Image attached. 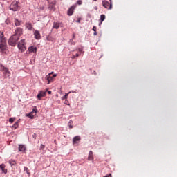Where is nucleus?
<instances>
[{
	"mask_svg": "<svg viewBox=\"0 0 177 177\" xmlns=\"http://www.w3.org/2000/svg\"><path fill=\"white\" fill-rule=\"evenodd\" d=\"M17 41H19V36L14 35L10 37L8 44L9 45H11V46H16V43Z\"/></svg>",
	"mask_w": 177,
	"mask_h": 177,
	"instance_id": "f257e3e1",
	"label": "nucleus"
},
{
	"mask_svg": "<svg viewBox=\"0 0 177 177\" xmlns=\"http://www.w3.org/2000/svg\"><path fill=\"white\" fill-rule=\"evenodd\" d=\"M10 10L12 12H17L20 9V6H19V1H13L10 6Z\"/></svg>",
	"mask_w": 177,
	"mask_h": 177,
	"instance_id": "f03ea898",
	"label": "nucleus"
},
{
	"mask_svg": "<svg viewBox=\"0 0 177 177\" xmlns=\"http://www.w3.org/2000/svg\"><path fill=\"white\" fill-rule=\"evenodd\" d=\"M18 48L21 52H24V50H26V48L24 39L21 40L20 42L18 43Z\"/></svg>",
	"mask_w": 177,
	"mask_h": 177,
	"instance_id": "7ed1b4c3",
	"label": "nucleus"
},
{
	"mask_svg": "<svg viewBox=\"0 0 177 177\" xmlns=\"http://www.w3.org/2000/svg\"><path fill=\"white\" fill-rule=\"evenodd\" d=\"M1 70L3 71L4 77L5 78L9 77V76L10 75V71H9V69H8V68H6L5 66H2Z\"/></svg>",
	"mask_w": 177,
	"mask_h": 177,
	"instance_id": "20e7f679",
	"label": "nucleus"
},
{
	"mask_svg": "<svg viewBox=\"0 0 177 177\" xmlns=\"http://www.w3.org/2000/svg\"><path fill=\"white\" fill-rule=\"evenodd\" d=\"M75 10V6L73 5L72 6H71L67 12L68 16H73V14L74 13Z\"/></svg>",
	"mask_w": 177,
	"mask_h": 177,
	"instance_id": "39448f33",
	"label": "nucleus"
},
{
	"mask_svg": "<svg viewBox=\"0 0 177 177\" xmlns=\"http://www.w3.org/2000/svg\"><path fill=\"white\" fill-rule=\"evenodd\" d=\"M102 5L105 8V9H108L109 10H111V8H110V3H109V1H102Z\"/></svg>",
	"mask_w": 177,
	"mask_h": 177,
	"instance_id": "423d86ee",
	"label": "nucleus"
},
{
	"mask_svg": "<svg viewBox=\"0 0 177 177\" xmlns=\"http://www.w3.org/2000/svg\"><path fill=\"white\" fill-rule=\"evenodd\" d=\"M46 96V91H40L39 93L37 95V99L39 100H41L42 97H45Z\"/></svg>",
	"mask_w": 177,
	"mask_h": 177,
	"instance_id": "0eeeda50",
	"label": "nucleus"
},
{
	"mask_svg": "<svg viewBox=\"0 0 177 177\" xmlns=\"http://www.w3.org/2000/svg\"><path fill=\"white\" fill-rule=\"evenodd\" d=\"M23 34V29H21V28H17L15 30V35H17V37H20V35H21Z\"/></svg>",
	"mask_w": 177,
	"mask_h": 177,
	"instance_id": "6e6552de",
	"label": "nucleus"
},
{
	"mask_svg": "<svg viewBox=\"0 0 177 177\" xmlns=\"http://www.w3.org/2000/svg\"><path fill=\"white\" fill-rule=\"evenodd\" d=\"M28 52H29V53H37V47L33 46L29 47Z\"/></svg>",
	"mask_w": 177,
	"mask_h": 177,
	"instance_id": "1a4fd4ad",
	"label": "nucleus"
},
{
	"mask_svg": "<svg viewBox=\"0 0 177 177\" xmlns=\"http://www.w3.org/2000/svg\"><path fill=\"white\" fill-rule=\"evenodd\" d=\"M81 140V136H76L73 138V145H76V143H78Z\"/></svg>",
	"mask_w": 177,
	"mask_h": 177,
	"instance_id": "9d476101",
	"label": "nucleus"
},
{
	"mask_svg": "<svg viewBox=\"0 0 177 177\" xmlns=\"http://www.w3.org/2000/svg\"><path fill=\"white\" fill-rule=\"evenodd\" d=\"M34 35H35V39H41V33H39V31L35 30Z\"/></svg>",
	"mask_w": 177,
	"mask_h": 177,
	"instance_id": "9b49d317",
	"label": "nucleus"
},
{
	"mask_svg": "<svg viewBox=\"0 0 177 177\" xmlns=\"http://www.w3.org/2000/svg\"><path fill=\"white\" fill-rule=\"evenodd\" d=\"M25 26L27 28V30H28L29 31H32V30L33 28L32 24H31L30 22L26 23Z\"/></svg>",
	"mask_w": 177,
	"mask_h": 177,
	"instance_id": "f8f14e48",
	"label": "nucleus"
},
{
	"mask_svg": "<svg viewBox=\"0 0 177 177\" xmlns=\"http://www.w3.org/2000/svg\"><path fill=\"white\" fill-rule=\"evenodd\" d=\"M88 161H93V160H94L93 152L92 151H90L88 152Z\"/></svg>",
	"mask_w": 177,
	"mask_h": 177,
	"instance_id": "ddd939ff",
	"label": "nucleus"
},
{
	"mask_svg": "<svg viewBox=\"0 0 177 177\" xmlns=\"http://www.w3.org/2000/svg\"><path fill=\"white\" fill-rule=\"evenodd\" d=\"M60 26H62V23L54 22L53 28H55L56 30H58V28H59V27H60Z\"/></svg>",
	"mask_w": 177,
	"mask_h": 177,
	"instance_id": "4468645a",
	"label": "nucleus"
},
{
	"mask_svg": "<svg viewBox=\"0 0 177 177\" xmlns=\"http://www.w3.org/2000/svg\"><path fill=\"white\" fill-rule=\"evenodd\" d=\"M0 49L2 50V52L6 50V42L0 44Z\"/></svg>",
	"mask_w": 177,
	"mask_h": 177,
	"instance_id": "2eb2a0df",
	"label": "nucleus"
},
{
	"mask_svg": "<svg viewBox=\"0 0 177 177\" xmlns=\"http://www.w3.org/2000/svg\"><path fill=\"white\" fill-rule=\"evenodd\" d=\"M19 151L24 152L26 151V146L24 145H19Z\"/></svg>",
	"mask_w": 177,
	"mask_h": 177,
	"instance_id": "dca6fc26",
	"label": "nucleus"
},
{
	"mask_svg": "<svg viewBox=\"0 0 177 177\" xmlns=\"http://www.w3.org/2000/svg\"><path fill=\"white\" fill-rule=\"evenodd\" d=\"M0 42L1 43L6 42V39H5V37H3V33H1L0 35Z\"/></svg>",
	"mask_w": 177,
	"mask_h": 177,
	"instance_id": "f3484780",
	"label": "nucleus"
},
{
	"mask_svg": "<svg viewBox=\"0 0 177 177\" xmlns=\"http://www.w3.org/2000/svg\"><path fill=\"white\" fill-rule=\"evenodd\" d=\"M46 80L48 81V84H50L51 81H53V77L49 75H47Z\"/></svg>",
	"mask_w": 177,
	"mask_h": 177,
	"instance_id": "a211bd4d",
	"label": "nucleus"
},
{
	"mask_svg": "<svg viewBox=\"0 0 177 177\" xmlns=\"http://www.w3.org/2000/svg\"><path fill=\"white\" fill-rule=\"evenodd\" d=\"M14 23H15V26H20L21 21H19L18 19L15 18Z\"/></svg>",
	"mask_w": 177,
	"mask_h": 177,
	"instance_id": "6ab92c4d",
	"label": "nucleus"
},
{
	"mask_svg": "<svg viewBox=\"0 0 177 177\" xmlns=\"http://www.w3.org/2000/svg\"><path fill=\"white\" fill-rule=\"evenodd\" d=\"M50 10H55V3H51L48 7Z\"/></svg>",
	"mask_w": 177,
	"mask_h": 177,
	"instance_id": "aec40b11",
	"label": "nucleus"
},
{
	"mask_svg": "<svg viewBox=\"0 0 177 177\" xmlns=\"http://www.w3.org/2000/svg\"><path fill=\"white\" fill-rule=\"evenodd\" d=\"M24 171H26V174L30 176L31 175V173H30V170H28V168L27 167H24Z\"/></svg>",
	"mask_w": 177,
	"mask_h": 177,
	"instance_id": "412c9836",
	"label": "nucleus"
},
{
	"mask_svg": "<svg viewBox=\"0 0 177 177\" xmlns=\"http://www.w3.org/2000/svg\"><path fill=\"white\" fill-rule=\"evenodd\" d=\"M69 93H71V91H69L68 93H66L64 96H62V100H66V99H67V97L68 96Z\"/></svg>",
	"mask_w": 177,
	"mask_h": 177,
	"instance_id": "4be33fe9",
	"label": "nucleus"
},
{
	"mask_svg": "<svg viewBox=\"0 0 177 177\" xmlns=\"http://www.w3.org/2000/svg\"><path fill=\"white\" fill-rule=\"evenodd\" d=\"M106 19V15H100V21H104V20Z\"/></svg>",
	"mask_w": 177,
	"mask_h": 177,
	"instance_id": "5701e85b",
	"label": "nucleus"
},
{
	"mask_svg": "<svg viewBox=\"0 0 177 177\" xmlns=\"http://www.w3.org/2000/svg\"><path fill=\"white\" fill-rule=\"evenodd\" d=\"M19 127V122H16L14 125H12V128H14V129H16L17 128H18Z\"/></svg>",
	"mask_w": 177,
	"mask_h": 177,
	"instance_id": "b1692460",
	"label": "nucleus"
},
{
	"mask_svg": "<svg viewBox=\"0 0 177 177\" xmlns=\"http://www.w3.org/2000/svg\"><path fill=\"white\" fill-rule=\"evenodd\" d=\"M9 164H10L11 167H13V165H16V161L15 160H9Z\"/></svg>",
	"mask_w": 177,
	"mask_h": 177,
	"instance_id": "393cba45",
	"label": "nucleus"
},
{
	"mask_svg": "<svg viewBox=\"0 0 177 177\" xmlns=\"http://www.w3.org/2000/svg\"><path fill=\"white\" fill-rule=\"evenodd\" d=\"M32 114H33L32 112H30L27 115V117H29L30 118L32 119L34 118V115Z\"/></svg>",
	"mask_w": 177,
	"mask_h": 177,
	"instance_id": "a878e982",
	"label": "nucleus"
},
{
	"mask_svg": "<svg viewBox=\"0 0 177 177\" xmlns=\"http://www.w3.org/2000/svg\"><path fill=\"white\" fill-rule=\"evenodd\" d=\"M32 113H35V115L37 114V106L33 107Z\"/></svg>",
	"mask_w": 177,
	"mask_h": 177,
	"instance_id": "bb28decb",
	"label": "nucleus"
},
{
	"mask_svg": "<svg viewBox=\"0 0 177 177\" xmlns=\"http://www.w3.org/2000/svg\"><path fill=\"white\" fill-rule=\"evenodd\" d=\"M109 2H110L109 9H113V0H109Z\"/></svg>",
	"mask_w": 177,
	"mask_h": 177,
	"instance_id": "cd10ccee",
	"label": "nucleus"
},
{
	"mask_svg": "<svg viewBox=\"0 0 177 177\" xmlns=\"http://www.w3.org/2000/svg\"><path fill=\"white\" fill-rule=\"evenodd\" d=\"M15 120H16V118H10L9 119V122L12 123V122H15Z\"/></svg>",
	"mask_w": 177,
	"mask_h": 177,
	"instance_id": "c85d7f7f",
	"label": "nucleus"
},
{
	"mask_svg": "<svg viewBox=\"0 0 177 177\" xmlns=\"http://www.w3.org/2000/svg\"><path fill=\"white\" fill-rule=\"evenodd\" d=\"M73 124V120H70L69 122H68V127H69V128H73V125H71Z\"/></svg>",
	"mask_w": 177,
	"mask_h": 177,
	"instance_id": "c756f323",
	"label": "nucleus"
},
{
	"mask_svg": "<svg viewBox=\"0 0 177 177\" xmlns=\"http://www.w3.org/2000/svg\"><path fill=\"white\" fill-rule=\"evenodd\" d=\"M3 174H8V170L6 169H5V167L3 169H1Z\"/></svg>",
	"mask_w": 177,
	"mask_h": 177,
	"instance_id": "7c9ffc66",
	"label": "nucleus"
},
{
	"mask_svg": "<svg viewBox=\"0 0 177 177\" xmlns=\"http://www.w3.org/2000/svg\"><path fill=\"white\" fill-rule=\"evenodd\" d=\"M79 56H80V54L76 53L75 55H72V59H75V57H78Z\"/></svg>",
	"mask_w": 177,
	"mask_h": 177,
	"instance_id": "2f4dec72",
	"label": "nucleus"
},
{
	"mask_svg": "<svg viewBox=\"0 0 177 177\" xmlns=\"http://www.w3.org/2000/svg\"><path fill=\"white\" fill-rule=\"evenodd\" d=\"M44 149H45V145L41 144V145H40V150H44Z\"/></svg>",
	"mask_w": 177,
	"mask_h": 177,
	"instance_id": "473e14b6",
	"label": "nucleus"
},
{
	"mask_svg": "<svg viewBox=\"0 0 177 177\" xmlns=\"http://www.w3.org/2000/svg\"><path fill=\"white\" fill-rule=\"evenodd\" d=\"M77 5H82V1L78 0V1H77Z\"/></svg>",
	"mask_w": 177,
	"mask_h": 177,
	"instance_id": "72a5a7b5",
	"label": "nucleus"
},
{
	"mask_svg": "<svg viewBox=\"0 0 177 177\" xmlns=\"http://www.w3.org/2000/svg\"><path fill=\"white\" fill-rule=\"evenodd\" d=\"M5 23L7 24H10V21L9 19H6Z\"/></svg>",
	"mask_w": 177,
	"mask_h": 177,
	"instance_id": "f704fd0d",
	"label": "nucleus"
},
{
	"mask_svg": "<svg viewBox=\"0 0 177 177\" xmlns=\"http://www.w3.org/2000/svg\"><path fill=\"white\" fill-rule=\"evenodd\" d=\"M0 168L1 169H3L5 168V165L2 164V165H0Z\"/></svg>",
	"mask_w": 177,
	"mask_h": 177,
	"instance_id": "c9c22d12",
	"label": "nucleus"
},
{
	"mask_svg": "<svg viewBox=\"0 0 177 177\" xmlns=\"http://www.w3.org/2000/svg\"><path fill=\"white\" fill-rule=\"evenodd\" d=\"M96 30H97V28H96V26H93V31L96 32Z\"/></svg>",
	"mask_w": 177,
	"mask_h": 177,
	"instance_id": "e433bc0d",
	"label": "nucleus"
},
{
	"mask_svg": "<svg viewBox=\"0 0 177 177\" xmlns=\"http://www.w3.org/2000/svg\"><path fill=\"white\" fill-rule=\"evenodd\" d=\"M77 50H79V52H80V53H82V48H77Z\"/></svg>",
	"mask_w": 177,
	"mask_h": 177,
	"instance_id": "4c0bfd02",
	"label": "nucleus"
},
{
	"mask_svg": "<svg viewBox=\"0 0 177 177\" xmlns=\"http://www.w3.org/2000/svg\"><path fill=\"white\" fill-rule=\"evenodd\" d=\"M32 138H34V139H37V134H33Z\"/></svg>",
	"mask_w": 177,
	"mask_h": 177,
	"instance_id": "58836bf2",
	"label": "nucleus"
},
{
	"mask_svg": "<svg viewBox=\"0 0 177 177\" xmlns=\"http://www.w3.org/2000/svg\"><path fill=\"white\" fill-rule=\"evenodd\" d=\"M57 77V74H54V75H53V78H55V77Z\"/></svg>",
	"mask_w": 177,
	"mask_h": 177,
	"instance_id": "ea45409f",
	"label": "nucleus"
},
{
	"mask_svg": "<svg viewBox=\"0 0 177 177\" xmlns=\"http://www.w3.org/2000/svg\"><path fill=\"white\" fill-rule=\"evenodd\" d=\"M71 45H75V42H74V41H71Z\"/></svg>",
	"mask_w": 177,
	"mask_h": 177,
	"instance_id": "a19ab883",
	"label": "nucleus"
},
{
	"mask_svg": "<svg viewBox=\"0 0 177 177\" xmlns=\"http://www.w3.org/2000/svg\"><path fill=\"white\" fill-rule=\"evenodd\" d=\"M104 177H111V174H109V175L104 176Z\"/></svg>",
	"mask_w": 177,
	"mask_h": 177,
	"instance_id": "79ce46f5",
	"label": "nucleus"
},
{
	"mask_svg": "<svg viewBox=\"0 0 177 177\" xmlns=\"http://www.w3.org/2000/svg\"><path fill=\"white\" fill-rule=\"evenodd\" d=\"M48 95H51V94H52V91H48Z\"/></svg>",
	"mask_w": 177,
	"mask_h": 177,
	"instance_id": "37998d69",
	"label": "nucleus"
},
{
	"mask_svg": "<svg viewBox=\"0 0 177 177\" xmlns=\"http://www.w3.org/2000/svg\"><path fill=\"white\" fill-rule=\"evenodd\" d=\"M93 35H97V32L96 31L94 32Z\"/></svg>",
	"mask_w": 177,
	"mask_h": 177,
	"instance_id": "c03bdc74",
	"label": "nucleus"
},
{
	"mask_svg": "<svg viewBox=\"0 0 177 177\" xmlns=\"http://www.w3.org/2000/svg\"><path fill=\"white\" fill-rule=\"evenodd\" d=\"M102 23H103V21H100V23H99V26H102Z\"/></svg>",
	"mask_w": 177,
	"mask_h": 177,
	"instance_id": "a18cd8bd",
	"label": "nucleus"
},
{
	"mask_svg": "<svg viewBox=\"0 0 177 177\" xmlns=\"http://www.w3.org/2000/svg\"><path fill=\"white\" fill-rule=\"evenodd\" d=\"M53 73V72H51V73H48V75H52V73Z\"/></svg>",
	"mask_w": 177,
	"mask_h": 177,
	"instance_id": "49530a36",
	"label": "nucleus"
},
{
	"mask_svg": "<svg viewBox=\"0 0 177 177\" xmlns=\"http://www.w3.org/2000/svg\"><path fill=\"white\" fill-rule=\"evenodd\" d=\"M73 38H75V34L73 35Z\"/></svg>",
	"mask_w": 177,
	"mask_h": 177,
	"instance_id": "de8ad7c7",
	"label": "nucleus"
},
{
	"mask_svg": "<svg viewBox=\"0 0 177 177\" xmlns=\"http://www.w3.org/2000/svg\"><path fill=\"white\" fill-rule=\"evenodd\" d=\"M72 93H77V92H75V91H72Z\"/></svg>",
	"mask_w": 177,
	"mask_h": 177,
	"instance_id": "09e8293b",
	"label": "nucleus"
},
{
	"mask_svg": "<svg viewBox=\"0 0 177 177\" xmlns=\"http://www.w3.org/2000/svg\"><path fill=\"white\" fill-rule=\"evenodd\" d=\"M80 19H79V20L77 21V23H80Z\"/></svg>",
	"mask_w": 177,
	"mask_h": 177,
	"instance_id": "8fccbe9b",
	"label": "nucleus"
},
{
	"mask_svg": "<svg viewBox=\"0 0 177 177\" xmlns=\"http://www.w3.org/2000/svg\"><path fill=\"white\" fill-rule=\"evenodd\" d=\"M93 1H97V0H93Z\"/></svg>",
	"mask_w": 177,
	"mask_h": 177,
	"instance_id": "3c124183",
	"label": "nucleus"
}]
</instances>
